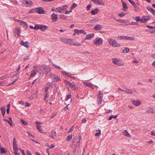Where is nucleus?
Returning a JSON list of instances; mask_svg holds the SVG:
<instances>
[{
  "label": "nucleus",
  "instance_id": "nucleus-1",
  "mask_svg": "<svg viewBox=\"0 0 155 155\" xmlns=\"http://www.w3.org/2000/svg\"><path fill=\"white\" fill-rule=\"evenodd\" d=\"M41 74H47L51 71L50 68H47L45 65H41L39 67Z\"/></svg>",
  "mask_w": 155,
  "mask_h": 155
},
{
  "label": "nucleus",
  "instance_id": "nucleus-2",
  "mask_svg": "<svg viewBox=\"0 0 155 155\" xmlns=\"http://www.w3.org/2000/svg\"><path fill=\"white\" fill-rule=\"evenodd\" d=\"M109 44L114 47H120V44L117 43L115 40L109 38L108 39Z\"/></svg>",
  "mask_w": 155,
  "mask_h": 155
},
{
  "label": "nucleus",
  "instance_id": "nucleus-3",
  "mask_svg": "<svg viewBox=\"0 0 155 155\" xmlns=\"http://www.w3.org/2000/svg\"><path fill=\"white\" fill-rule=\"evenodd\" d=\"M103 43V40L100 38H97L93 41V43L97 45H99Z\"/></svg>",
  "mask_w": 155,
  "mask_h": 155
},
{
  "label": "nucleus",
  "instance_id": "nucleus-4",
  "mask_svg": "<svg viewBox=\"0 0 155 155\" xmlns=\"http://www.w3.org/2000/svg\"><path fill=\"white\" fill-rule=\"evenodd\" d=\"M22 3L27 7H30L32 4V2L31 0H21Z\"/></svg>",
  "mask_w": 155,
  "mask_h": 155
},
{
  "label": "nucleus",
  "instance_id": "nucleus-5",
  "mask_svg": "<svg viewBox=\"0 0 155 155\" xmlns=\"http://www.w3.org/2000/svg\"><path fill=\"white\" fill-rule=\"evenodd\" d=\"M117 38L119 39H123L131 40H134L135 39L134 37H130L127 36H118Z\"/></svg>",
  "mask_w": 155,
  "mask_h": 155
},
{
  "label": "nucleus",
  "instance_id": "nucleus-6",
  "mask_svg": "<svg viewBox=\"0 0 155 155\" xmlns=\"http://www.w3.org/2000/svg\"><path fill=\"white\" fill-rule=\"evenodd\" d=\"M102 91H98V95L97 97V101L98 104L101 103L102 100L103 95L101 93Z\"/></svg>",
  "mask_w": 155,
  "mask_h": 155
},
{
  "label": "nucleus",
  "instance_id": "nucleus-7",
  "mask_svg": "<svg viewBox=\"0 0 155 155\" xmlns=\"http://www.w3.org/2000/svg\"><path fill=\"white\" fill-rule=\"evenodd\" d=\"M92 2H94L95 4L101 5L102 6L105 5V3L103 0H91Z\"/></svg>",
  "mask_w": 155,
  "mask_h": 155
},
{
  "label": "nucleus",
  "instance_id": "nucleus-8",
  "mask_svg": "<svg viewBox=\"0 0 155 155\" xmlns=\"http://www.w3.org/2000/svg\"><path fill=\"white\" fill-rule=\"evenodd\" d=\"M49 76L50 77L53 79V81H61V79L58 76L55 75L52 73L50 74Z\"/></svg>",
  "mask_w": 155,
  "mask_h": 155
},
{
  "label": "nucleus",
  "instance_id": "nucleus-9",
  "mask_svg": "<svg viewBox=\"0 0 155 155\" xmlns=\"http://www.w3.org/2000/svg\"><path fill=\"white\" fill-rule=\"evenodd\" d=\"M113 62L114 64L116 65H118L119 66H121L124 65V64H121L120 62V59L117 58H112Z\"/></svg>",
  "mask_w": 155,
  "mask_h": 155
},
{
  "label": "nucleus",
  "instance_id": "nucleus-10",
  "mask_svg": "<svg viewBox=\"0 0 155 155\" xmlns=\"http://www.w3.org/2000/svg\"><path fill=\"white\" fill-rule=\"evenodd\" d=\"M37 10L36 12L39 14H45L46 13V12L45 10H44L41 7H39L37 8Z\"/></svg>",
  "mask_w": 155,
  "mask_h": 155
},
{
  "label": "nucleus",
  "instance_id": "nucleus-11",
  "mask_svg": "<svg viewBox=\"0 0 155 155\" xmlns=\"http://www.w3.org/2000/svg\"><path fill=\"white\" fill-rule=\"evenodd\" d=\"M150 19V17L148 16H143L141 18V22L143 23H146Z\"/></svg>",
  "mask_w": 155,
  "mask_h": 155
},
{
  "label": "nucleus",
  "instance_id": "nucleus-12",
  "mask_svg": "<svg viewBox=\"0 0 155 155\" xmlns=\"http://www.w3.org/2000/svg\"><path fill=\"white\" fill-rule=\"evenodd\" d=\"M128 0L134 7V8H135V10L136 11H138L139 10V8L137 6L136 4L135 3L134 1H133L132 0Z\"/></svg>",
  "mask_w": 155,
  "mask_h": 155
},
{
  "label": "nucleus",
  "instance_id": "nucleus-13",
  "mask_svg": "<svg viewBox=\"0 0 155 155\" xmlns=\"http://www.w3.org/2000/svg\"><path fill=\"white\" fill-rule=\"evenodd\" d=\"M74 31V32H76L78 35L79 33L85 35L86 34V33L85 31L82 30H79L77 29H75Z\"/></svg>",
  "mask_w": 155,
  "mask_h": 155
},
{
  "label": "nucleus",
  "instance_id": "nucleus-14",
  "mask_svg": "<svg viewBox=\"0 0 155 155\" xmlns=\"http://www.w3.org/2000/svg\"><path fill=\"white\" fill-rule=\"evenodd\" d=\"M20 44L26 48H28L29 47V43L28 41L24 42L23 41H21L20 43Z\"/></svg>",
  "mask_w": 155,
  "mask_h": 155
},
{
  "label": "nucleus",
  "instance_id": "nucleus-15",
  "mask_svg": "<svg viewBox=\"0 0 155 155\" xmlns=\"http://www.w3.org/2000/svg\"><path fill=\"white\" fill-rule=\"evenodd\" d=\"M13 146L14 150H18V148L16 142V139L15 138H14L13 140Z\"/></svg>",
  "mask_w": 155,
  "mask_h": 155
},
{
  "label": "nucleus",
  "instance_id": "nucleus-16",
  "mask_svg": "<svg viewBox=\"0 0 155 155\" xmlns=\"http://www.w3.org/2000/svg\"><path fill=\"white\" fill-rule=\"evenodd\" d=\"M132 103L133 104L136 106H138L141 104V101L138 99L137 100V101H132Z\"/></svg>",
  "mask_w": 155,
  "mask_h": 155
},
{
  "label": "nucleus",
  "instance_id": "nucleus-17",
  "mask_svg": "<svg viewBox=\"0 0 155 155\" xmlns=\"http://www.w3.org/2000/svg\"><path fill=\"white\" fill-rule=\"evenodd\" d=\"M51 18L53 21H56L58 18L57 15L54 13H53L51 15Z\"/></svg>",
  "mask_w": 155,
  "mask_h": 155
},
{
  "label": "nucleus",
  "instance_id": "nucleus-18",
  "mask_svg": "<svg viewBox=\"0 0 155 155\" xmlns=\"http://www.w3.org/2000/svg\"><path fill=\"white\" fill-rule=\"evenodd\" d=\"M49 87H46L45 89V93L44 94L45 95V98H44V100L47 101L46 100V97H48V90Z\"/></svg>",
  "mask_w": 155,
  "mask_h": 155
},
{
  "label": "nucleus",
  "instance_id": "nucleus-19",
  "mask_svg": "<svg viewBox=\"0 0 155 155\" xmlns=\"http://www.w3.org/2000/svg\"><path fill=\"white\" fill-rule=\"evenodd\" d=\"M102 28V27L100 25H96L94 28V29L96 31L101 30Z\"/></svg>",
  "mask_w": 155,
  "mask_h": 155
},
{
  "label": "nucleus",
  "instance_id": "nucleus-20",
  "mask_svg": "<svg viewBox=\"0 0 155 155\" xmlns=\"http://www.w3.org/2000/svg\"><path fill=\"white\" fill-rule=\"evenodd\" d=\"M147 112L148 113L154 114L155 111L151 107H148L147 109Z\"/></svg>",
  "mask_w": 155,
  "mask_h": 155
},
{
  "label": "nucleus",
  "instance_id": "nucleus-21",
  "mask_svg": "<svg viewBox=\"0 0 155 155\" xmlns=\"http://www.w3.org/2000/svg\"><path fill=\"white\" fill-rule=\"evenodd\" d=\"M71 88L73 90H75L76 91H77L78 89V87L75 84H73L72 83V84L70 86Z\"/></svg>",
  "mask_w": 155,
  "mask_h": 155
},
{
  "label": "nucleus",
  "instance_id": "nucleus-22",
  "mask_svg": "<svg viewBox=\"0 0 155 155\" xmlns=\"http://www.w3.org/2000/svg\"><path fill=\"white\" fill-rule=\"evenodd\" d=\"M94 34L92 33L90 34L87 35L85 38V40L90 39L91 38H93L94 36Z\"/></svg>",
  "mask_w": 155,
  "mask_h": 155
},
{
  "label": "nucleus",
  "instance_id": "nucleus-23",
  "mask_svg": "<svg viewBox=\"0 0 155 155\" xmlns=\"http://www.w3.org/2000/svg\"><path fill=\"white\" fill-rule=\"evenodd\" d=\"M48 28V27L47 26L40 25V29L42 31H44L45 30L47 29Z\"/></svg>",
  "mask_w": 155,
  "mask_h": 155
},
{
  "label": "nucleus",
  "instance_id": "nucleus-24",
  "mask_svg": "<svg viewBox=\"0 0 155 155\" xmlns=\"http://www.w3.org/2000/svg\"><path fill=\"white\" fill-rule=\"evenodd\" d=\"M147 8L150 12L155 15V11L153 9L149 6H147Z\"/></svg>",
  "mask_w": 155,
  "mask_h": 155
},
{
  "label": "nucleus",
  "instance_id": "nucleus-25",
  "mask_svg": "<svg viewBox=\"0 0 155 155\" xmlns=\"http://www.w3.org/2000/svg\"><path fill=\"white\" fill-rule=\"evenodd\" d=\"M99 11V9L97 8H95L94 10H92L91 13L92 15H95Z\"/></svg>",
  "mask_w": 155,
  "mask_h": 155
},
{
  "label": "nucleus",
  "instance_id": "nucleus-26",
  "mask_svg": "<svg viewBox=\"0 0 155 155\" xmlns=\"http://www.w3.org/2000/svg\"><path fill=\"white\" fill-rule=\"evenodd\" d=\"M1 110L2 112V114L3 117H4L5 114V113L6 109L5 107H1Z\"/></svg>",
  "mask_w": 155,
  "mask_h": 155
},
{
  "label": "nucleus",
  "instance_id": "nucleus-27",
  "mask_svg": "<svg viewBox=\"0 0 155 155\" xmlns=\"http://www.w3.org/2000/svg\"><path fill=\"white\" fill-rule=\"evenodd\" d=\"M122 5L123 6V7L124 8V9L123 8V10H124V11H126V9H127L128 7L126 3H125L123 1H122Z\"/></svg>",
  "mask_w": 155,
  "mask_h": 155
},
{
  "label": "nucleus",
  "instance_id": "nucleus-28",
  "mask_svg": "<svg viewBox=\"0 0 155 155\" xmlns=\"http://www.w3.org/2000/svg\"><path fill=\"white\" fill-rule=\"evenodd\" d=\"M124 134L127 137H131V136L130 134L127 132L126 130H124L123 132Z\"/></svg>",
  "mask_w": 155,
  "mask_h": 155
},
{
  "label": "nucleus",
  "instance_id": "nucleus-29",
  "mask_svg": "<svg viewBox=\"0 0 155 155\" xmlns=\"http://www.w3.org/2000/svg\"><path fill=\"white\" fill-rule=\"evenodd\" d=\"M123 91H124L125 92L128 93V94H132L133 93V91H132L130 89H129L128 88H127L126 89V90H123Z\"/></svg>",
  "mask_w": 155,
  "mask_h": 155
},
{
  "label": "nucleus",
  "instance_id": "nucleus-30",
  "mask_svg": "<svg viewBox=\"0 0 155 155\" xmlns=\"http://www.w3.org/2000/svg\"><path fill=\"white\" fill-rule=\"evenodd\" d=\"M129 48L127 47H126L124 49H123L122 50V53H127L129 51Z\"/></svg>",
  "mask_w": 155,
  "mask_h": 155
},
{
  "label": "nucleus",
  "instance_id": "nucleus-31",
  "mask_svg": "<svg viewBox=\"0 0 155 155\" xmlns=\"http://www.w3.org/2000/svg\"><path fill=\"white\" fill-rule=\"evenodd\" d=\"M20 24L25 28H26L28 26L27 24L23 21H21V24Z\"/></svg>",
  "mask_w": 155,
  "mask_h": 155
},
{
  "label": "nucleus",
  "instance_id": "nucleus-32",
  "mask_svg": "<svg viewBox=\"0 0 155 155\" xmlns=\"http://www.w3.org/2000/svg\"><path fill=\"white\" fill-rule=\"evenodd\" d=\"M1 153H5L7 152V151L5 149L4 147H2L1 148L0 150Z\"/></svg>",
  "mask_w": 155,
  "mask_h": 155
},
{
  "label": "nucleus",
  "instance_id": "nucleus-33",
  "mask_svg": "<svg viewBox=\"0 0 155 155\" xmlns=\"http://www.w3.org/2000/svg\"><path fill=\"white\" fill-rule=\"evenodd\" d=\"M66 44H68L70 45L73 44V43L71 41V40L70 39H67Z\"/></svg>",
  "mask_w": 155,
  "mask_h": 155
},
{
  "label": "nucleus",
  "instance_id": "nucleus-34",
  "mask_svg": "<svg viewBox=\"0 0 155 155\" xmlns=\"http://www.w3.org/2000/svg\"><path fill=\"white\" fill-rule=\"evenodd\" d=\"M36 74V72L35 71L34 69H33L31 71V73L30 75L31 77H33Z\"/></svg>",
  "mask_w": 155,
  "mask_h": 155
},
{
  "label": "nucleus",
  "instance_id": "nucleus-35",
  "mask_svg": "<svg viewBox=\"0 0 155 155\" xmlns=\"http://www.w3.org/2000/svg\"><path fill=\"white\" fill-rule=\"evenodd\" d=\"M84 84L85 86H89L90 87H92V84L91 83L84 82Z\"/></svg>",
  "mask_w": 155,
  "mask_h": 155
},
{
  "label": "nucleus",
  "instance_id": "nucleus-36",
  "mask_svg": "<svg viewBox=\"0 0 155 155\" xmlns=\"http://www.w3.org/2000/svg\"><path fill=\"white\" fill-rule=\"evenodd\" d=\"M72 134H69L66 138V140L68 141H69L72 138Z\"/></svg>",
  "mask_w": 155,
  "mask_h": 155
},
{
  "label": "nucleus",
  "instance_id": "nucleus-37",
  "mask_svg": "<svg viewBox=\"0 0 155 155\" xmlns=\"http://www.w3.org/2000/svg\"><path fill=\"white\" fill-rule=\"evenodd\" d=\"M67 16L64 15H60V17L61 19H66Z\"/></svg>",
  "mask_w": 155,
  "mask_h": 155
},
{
  "label": "nucleus",
  "instance_id": "nucleus-38",
  "mask_svg": "<svg viewBox=\"0 0 155 155\" xmlns=\"http://www.w3.org/2000/svg\"><path fill=\"white\" fill-rule=\"evenodd\" d=\"M3 120L6 121L11 126H12V121H9L8 120L4 119H3Z\"/></svg>",
  "mask_w": 155,
  "mask_h": 155
},
{
  "label": "nucleus",
  "instance_id": "nucleus-39",
  "mask_svg": "<svg viewBox=\"0 0 155 155\" xmlns=\"http://www.w3.org/2000/svg\"><path fill=\"white\" fill-rule=\"evenodd\" d=\"M40 25H35L34 27V29L35 30H38V29H40Z\"/></svg>",
  "mask_w": 155,
  "mask_h": 155
},
{
  "label": "nucleus",
  "instance_id": "nucleus-40",
  "mask_svg": "<svg viewBox=\"0 0 155 155\" xmlns=\"http://www.w3.org/2000/svg\"><path fill=\"white\" fill-rule=\"evenodd\" d=\"M15 33H17L18 36L20 35V29L19 28H17L15 29Z\"/></svg>",
  "mask_w": 155,
  "mask_h": 155
},
{
  "label": "nucleus",
  "instance_id": "nucleus-41",
  "mask_svg": "<svg viewBox=\"0 0 155 155\" xmlns=\"http://www.w3.org/2000/svg\"><path fill=\"white\" fill-rule=\"evenodd\" d=\"M37 128L38 129L39 131L41 133L42 132V129L41 128V126H37Z\"/></svg>",
  "mask_w": 155,
  "mask_h": 155
},
{
  "label": "nucleus",
  "instance_id": "nucleus-42",
  "mask_svg": "<svg viewBox=\"0 0 155 155\" xmlns=\"http://www.w3.org/2000/svg\"><path fill=\"white\" fill-rule=\"evenodd\" d=\"M21 122L23 125L26 126L28 125L27 123L25 121L21 119Z\"/></svg>",
  "mask_w": 155,
  "mask_h": 155
},
{
  "label": "nucleus",
  "instance_id": "nucleus-43",
  "mask_svg": "<svg viewBox=\"0 0 155 155\" xmlns=\"http://www.w3.org/2000/svg\"><path fill=\"white\" fill-rule=\"evenodd\" d=\"M135 19L136 20V21L138 22L139 21H141V19H140V16H136L135 18Z\"/></svg>",
  "mask_w": 155,
  "mask_h": 155
},
{
  "label": "nucleus",
  "instance_id": "nucleus-44",
  "mask_svg": "<svg viewBox=\"0 0 155 155\" xmlns=\"http://www.w3.org/2000/svg\"><path fill=\"white\" fill-rule=\"evenodd\" d=\"M67 39L63 38H61V41L62 42L66 43Z\"/></svg>",
  "mask_w": 155,
  "mask_h": 155
},
{
  "label": "nucleus",
  "instance_id": "nucleus-45",
  "mask_svg": "<svg viewBox=\"0 0 155 155\" xmlns=\"http://www.w3.org/2000/svg\"><path fill=\"white\" fill-rule=\"evenodd\" d=\"M98 132H96L95 134V135L96 136H99V135H100L101 134V130H98Z\"/></svg>",
  "mask_w": 155,
  "mask_h": 155
},
{
  "label": "nucleus",
  "instance_id": "nucleus-46",
  "mask_svg": "<svg viewBox=\"0 0 155 155\" xmlns=\"http://www.w3.org/2000/svg\"><path fill=\"white\" fill-rule=\"evenodd\" d=\"M125 14H126L124 13V12H122L119 13L118 15L120 17H122L124 16Z\"/></svg>",
  "mask_w": 155,
  "mask_h": 155
},
{
  "label": "nucleus",
  "instance_id": "nucleus-47",
  "mask_svg": "<svg viewBox=\"0 0 155 155\" xmlns=\"http://www.w3.org/2000/svg\"><path fill=\"white\" fill-rule=\"evenodd\" d=\"M51 133L52 134L54 137H56V136L57 134L56 131H54L53 130H52Z\"/></svg>",
  "mask_w": 155,
  "mask_h": 155
},
{
  "label": "nucleus",
  "instance_id": "nucleus-48",
  "mask_svg": "<svg viewBox=\"0 0 155 155\" xmlns=\"http://www.w3.org/2000/svg\"><path fill=\"white\" fill-rule=\"evenodd\" d=\"M77 5L75 3H74L72 4L71 8V9L72 10L73 8L76 7Z\"/></svg>",
  "mask_w": 155,
  "mask_h": 155
},
{
  "label": "nucleus",
  "instance_id": "nucleus-49",
  "mask_svg": "<svg viewBox=\"0 0 155 155\" xmlns=\"http://www.w3.org/2000/svg\"><path fill=\"white\" fill-rule=\"evenodd\" d=\"M71 94H68V95L65 98V100L66 101H67L69 99H70V98H71Z\"/></svg>",
  "mask_w": 155,
  "mask_h": 155
},
{
  "label": "nucleus",
  "instance_id": "nucleus-50",
  "mask_svg": "<svg viewBox=\"0 0 155 155\" xmlns=\"http://www.w3.org/2000/svg\"><path fill=\"white\" fill-rule=\"evenodd\" d=\"M14 152L15 155H19V153H18V150H14Z\"/></svg>",
  "mask_w": 155,
  "mask_h": 155
},
{
  "label": "nucleus",
  "instance_id": "nucleus-51",
  "mask_svg": "<svg viewBox=\"0 0 155 155\" xmlns=\"http://www.w3.org/2000/svg\"><path fill=\"white\" fill-rule=\"evenodd\" d=\"M78 137H79V140H78L77 143V144H78V145H79L80 142L81 140V136H79Z\"/></svg>",
  "mask_w": 155,
  "mask_h": 155
},
{
  "label": "nucleus",
  "instance_id": "nucleus-52",
  "mask_svg": "<svg viewBox=\"0 0 155 155\" xmlns=\"http://www.w3.org/2000/svg\"><path fill=\"white\" fill-rule=\"evenodd\" d=\"M68 77L71 78L73 79H75V77L72 76L71 74H68Z\"/></svg>",
  "mask_w": 155,
  "mask_h": 155
},
{
  "label": "nucleus",
  "instance_id": "nucleus-53",
  "mask_svg": "<svg viewBox=\"0 0 155 155\" xmlns=\"http://www.w3.org/2000/svg\"><path fill=\"white\" fill-rule=\"evenodd\" d=\"M64 7H63V6L61 7H59V8H56V9H60V10H61V11H63L64 9Z\"/></svg>",
  "mask_w": 155,
  "mask_h": 155
},
{
  "label": "nucleus",
  "instance_id": "nucleus-54",
  "mask_svg": "<svg viewBox=\"0 0 155 155\" xmlns=\"http://www.w3.org/2000/svg\"><path fill=\"white\" fill-rule=\"evenodd\" d=\"M65 81L66 82V83L67 84L70 85V86H71V85L72 84V83H71L70 81Z\"/></svg>",
  "mask_w": 155,
  "mask_h": 155
},
{
  "label": "nucleus",
  "instance_id": "nucleus-55",
  "mask_svg": "<svg viewBox=\"0 0 155 155\" xmlns=\"http://www.w3.org/2000/svg\"><path fill=\"white\" fill-rule=\"evenodd\" d=\"M91 4H89V5L87 6V8H87V10H89L90 9V8H91Z\"/></svg>",
  "mask_w": 155,
  "mask_h": 155
},
{
  "label": "nucleus",
  "instance_id": "nucleus-56",
  "mask_svg": "<svg viewBox=\"0 0 155 155\" xmlns=\"http://www.w3.org/2000/svg\"><path fill=\"white\" fill-rule=\"evenodd\" d=\"M30 58V57L29 56H27L25 57L24 58V60H27L29 59Z\"/></svg>",
  "mask_w": 155,
  "mask_h": 155
},
{
  "label": "nucleus",
  "instance_id": "nucleus-57",
  "mask_svg": "<svg viewBox=\"0 0 155 155\" xmlns=\"http://www.w3.org/2000/svg\"><path fill=\"white\" fill-rule=\"evenodd\" d=\"M30 104L28 102H26L25 105V107H29L30 105Z\"/></svg>",
  "mask_w": 155,
  "mask_h": 155
},
{
  "label": "nucleus",
  "instance_id": "nucleus-58",
  "mask_svg": "<svg viewBox=\"0 0 155 155\" xmlns=\"http://www.w3.org/2000/svg\"><path fill=\"white\" fill-rule=\"evenodd\" d=\"M74 129V127H73V126H72L71 127V128L69 130H68V133H70V132H71V131H72Z\"/></svg>",
  "mask_w": 155,
  "mask_h": 155
},
{
  "label": "nucleus",
  "instance_id": "nucleus-59",
  "mask_svg": "<svg viewBox=\"0 0 155 155\" xmlns=\"http://www.w3.org/2000/svg\"><path fill=\"white\" fill-rule=\"evenodd\" d=\"M72 12V10H71L70 9V11L67 10L65 12V14H69L70 12Z\"/></svg>",
  "mask_w": 155,
  "mask_h": 155
},
{
  "label": "nucleus",
  "instance_id": "nucleus-60",
  "mask_svg": "<svg viewBox=\"0 0 155 155\" xmlns=\"http://www.w3.org/2000/svg\"><path fill=\"white\" fill-rule=\"evenodd\" d=\"M19 150H21V153H22L23 155H25V153L24 151L23 150L21 149H19Z\"/></svg>",
  "mask_w": 155,
  "mask_h": 155
},
{
  "label": "nucleus",
  "instance_id": "nucleus-61",
  "mask_svg": "<svg viewBox=\"0 0 155 155\" xmlns=\"http://www.w3.org/2000/svg\"><path fill=\"white\" fill-rule=\"evenodd\" d=\"M18 80V79H16L15 80H14V81H13L12 83H10V84H9L8 85V86H9L10 84H13L14 83H15Z\"/></svg>",
  "mask_w": 155,
  "mask_h": 155
},
{
  "label": "nucleus",
  "instance_id": "nucleus-62",
  "mask_svg": "<svg viewBox=\"0 0 155 155\" xmlns=\"http://www.w3.org/2000/svg\"><path fill=\"white\" fill-rule=\"evenodd\" d=\"M57 113H54L51 116L50 118L51 119L53 118L56 115Z\"/></svg>",
  "mask_w": 155,
  "mask_h": 155
},
{
  "label": "nucleus",
  "instance_id": "nucleus-63",
  "mask_svg": "<svg viewBox=\"0 0 155 155\" xmlns=\"http://www.w3.org/2000/svg\"><path fill=\"white\" fill-rule=\"evenodd\" d=\"M77 139V140H78V138L77 137H75L73 139V141H72L73 143H74V142H75V140H76Z\"/></svg>",
  "mask_w": 155,
  "mask_h": 155
},
{
  "label": "nucleus",
  "instance_id": "nucleus-64",
  "mask_svg": "<svg viewBox=\"0 0 155 155\" xmlns=\"http://www.w3.org/2000/svg\"><path fill=\"white\" fill-rule=\"evenodd\" d=\"M151 134L152 135L155 136V132L153 131H152L151 132Z\"/></svg>",
  "mask_w": 155,
  "mask_h": 155
}]
</instances>
